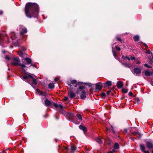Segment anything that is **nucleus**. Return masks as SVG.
<instances>
[{"mask_svg": "<svg viewBox=\"0 0 153 153\" xmlns=\"http://www.w3.org/2000/svg\"><path fill=\"white\" fill-rule=\"evenodd\" d=\"M64 149L67 150L68 152H69L70 151L71 153H74V151L76 150V147L74 146H71L70 148L65 147Z\"/></svg>", "mask_w": 153, "mask_h": 153, "instance_id": "4", "label": "nucleus"}, {"mask_svg": "<svg viewBox=\"0 0 153 153\" xmlns=\"http://www.w3.org/2000/svg\"><path fill=\"white\" fill-rule=\"evenodd\" d=\"M71 83L72 85H74L75 87L77 86V81L76 80H74L71 81Z\"/></svg>", "mask_w": 153, "mask_h": 153, "instance_id": "20", "label": "nucleus"}, {"mask_svg": "<svg viewBox=\"0 0 153 153\" xmlns=\"http://www.w3.org/2000/svg\"><path fill=\"white\" fill-rule=\"evenodd\" d=\"M110 131L111 132H113L114 133L115 132V131H114L113 127H112L111 129L110 130Z\"/></svg>", "mask_w": 153, "mask_h": 153, "instance_id": "33", "label": "nucleus"}, {"mask_svg": "<svg viewBox=\"0 0 153 153\" xmlns=\"http://www.w3.org/2000/svg\"><path fill=\"white\" fill-rule=\"evenodd\" d=\"M132 134L134 135L137 136L139 138H140L142 136V135L140 134L137 132H132Z\"/></svg>", "mask_w": 153, "mask_h": 153, "instance_id": "15", "label": "nucleus"}, {"mask_svg": "<svg viewBox=\"0 0 153 153\" xmlns=\"http://www.w3.org/2000/svg\"><path fill=\"white\" fill-rule=\"evenodd\" d=\"M29 78H30L32 80V84L34 85H36L37 84L36 80L35 79H33L32 76L29 74L24 75L23 77V79H26L27 81H28Z\"/></svg>", "mask_w": 153, "mask_h": 153, "instance_id": "3", "label": "nucleus"}, {"mask_svg": "<svg viewBox=\"0 0 153 153\" xmlns=\"http://www.w3.org/2000/svg\"><path fill=\"white\" fill-rule=\"evenodd\" d=\"M2 38L0 36V43L2 42Z\"/></svg>", "mask_w": 153, "mask_h": 153, "instance_id": "45", "label": "nucleus"}, {"mask_svg": "<svg viewBox=\"0 0 153 153\" xmlns=\"http://www.w3.org/2000/svg\"><path fill=\"white\" fill-rule=\"evenodd\" d=\"M139 63H140V62H139V61H138V62H137V64H139Z\"/></svg>", "mask_w": 153, "mask_h": 153, "instance_id": "52", "label": "nucleus"}, {"mask_svg": "<svg viewBox=\"0 0 153 153\" xmlns=\"http://www.w3.org/2000/svg\"><path fill=\"white\" fill-rule=\"evenodd\" d=\"M65 114L68 117H73V114L70 112H66L65 113Z\"/></svg>", "mask_w": 153, "mask_h": 153, "instance_id": "21", "label": "nucleus"}, {"mask_svg": "<svg viewBox=\"0 0 153 153\" xmlns=\"http://www.w3.org/2000/svg\"><path fill=\"white\" fill-rule=\"evenodd\" d=\"M85 94V91H82L81 94V98L82 99H85L86 98Z\"/></svg>", "mask_w": 153, "mask_h": 153, "instance_id": "16", "label": "nucleus"}, {"mask_svg": "<svg viewBox=\"0 0 153 153\" xmlns=\"http://www.w3.org/2000/svg\"><path fill=\"white\" fill-rule=\"evenodd\" d=\"M76 116L80 120H82V116L81 114H78L76 115Z\"/></svg>", "mask_w": 153, "mask_h": 153, "instance_id": "27", "label": "nucleus"}, {"mask_svg": "<svg viewBox=\"0 0 153 153\" xmlns=\"http://www.w3.org/2000/svg\"><path fill=\"white\" fill-rule=\"evenodd\" d=\"M69 95L70 96V97L71 98H74V97H75L76 96L75 93L72 91H70L69 92Z\"/></svg>", "mask_w": 153, "mask_h": 153, "instance_id": "14", "label": "nucleus"}, {"mask_svg": "<svg viewBox=\"0 0 153 153\" xmlns=\"http://www.w3.org/2000/svg\"><path fill=\"white\" fill-rule=\"evenodd\" d=\"M113 51V54L114 56H116V54L113 51Z\"/></svg>", "mask_w": 153, "mask_h": 153, "instance_id": "42", "label": "nucleus"}, {"mask_svg": "<svg viewBox=\"0 0 153 153\" xmlns=\"http://www.w3.org/2000/svg\"><path fill=\"white\" fill-rule=\"evenodd\" d=\"M130 59L131 60H134L135 59V58L134 57H131Z\"/></svg>", "mask_w": 153, "mask_h": 153, "instance_id": "37", "label": "nucleus"}, {"mask_svg": "<svg viewBox=\"0 0 153 153\" xmlns=\"http://www.w3.org/2000/svg\"><path fill=\"white\" fill-rule=\"evenodd\" d=\"M146 53L149 54L150 53V51L149 50V51H146Z\"/></svg>", "mask_w": 153, "mask_h": 153, "instance_id": "41", "label": "nucleus"}, {"mask_svg": "<svg viewBox=\"0 0 153 153\" xmlns=\"http://www.w3.org/2000/svg\"><path fill=\"white\" fill-rule=\"evenodd\" d=\"M139 37L138 36H135L134 37V39L135 41H137L139 40Z\"/></svg>", "mask_w": 153, "mask_h": 153, "instance_id": "25", "label": "nucleus"}, {"mask_svg": "<svg viewBox=\"0 0 153 153\" xmlns=\"http://www.w3.org/2000/svg\"><path fill=\"white\" fill-rule=\"evenodd\" d=\"M116 38L117 39V40L119 41L121 43H122L123 42V41L122 40H121L120 37H119L118 36H117L116 37Z\"/></svg>", "mask_w": 153, "mask_h": 153, "instance_id": "28", "label": "nucleus"}, {"mask_svg": "<svg viewBox=\"0 0 153 153\" xmlns=\"http://www.w3.org/2000/svg\"><path fill=\"white\" fill-rule=\"evenodd\" d=\"M113 151H114V150H113Z\"/></svg>", "mask_w": 153, "mask_h": 153, "instance_id": "54", "label": "nucleus"}, {"mask_svg": "<svg viewBox=\"0 0 153 153\" xmlns=\"http://www.w3.org/2000/svg\"><path fill=\"white\" fill-rule=\"evenodd\" d=\"M111 92V91H107V94L108 95Z\"/></svg>", "mask_w": 153, "mask_h": 153, "instance_id": "40", "label": "nucleus"}, {"mask_svg": "<svg viewBox=\"0 0 153 153\" xmlns=\"http://www.w3.org/2000/svg\"><path fill=\"white\" fill-rule=\"evenodd\" d=\"M144 66L147 68H151L152 67L149 66L147 64H145L144 65Z\"/></svg>", "mask_w": 153, "mask_h": 153, "instance_id": "31", "label": "nucleus"}, {"mask_svg": "<svg viewBox=\"0 0 153 153\" xmlns=\"http://www.w3.org/2000/svg\"><path fill=\"white\" fill-rule=\"evenodd\" d=\"M23 59H25L26 61V62H27V64L28 65V64H31V62H32V61L30 58H26L25 59L23 58L22 60V61H23Z\"/></svg>", "mask_w": 153, "mask_h": 153, "instance_id": "13", "label": "nucleus"}, {"mask_svg": "<svg viewBox=\"0 0 153 153\" xmlns=\"http://www.w3.org/2000/svg\"><path fill=\"white\" fill-rule=\"evenodd\" d=\"M30 66H33L35 67V66L36 65H33L31 63Z\"/></svg>", "mask_w": 153, "mask_h": 153, "instance_id": "47", "label": "nucleus"}, {"mask_svg": "<svg viewBox=\"0 0 153 153\" xmlns=\"http://www.w3.org/2000/svg\"><path fill=\"white\" fill-rule=\"evenodd\" d=\"M5 59H7V60H10V58L9 57L7 56H6L5 57Z\"/></svg>", "mask_w": 153, "mask_h": 153, "instance_id": "35", "label": "nucleus"}, {"mask_svg": "<svg viewBox=\"0 0 153 153\" xmlns=\"http://www.w3.org/2000/svg\"><path fill=\"white\" fill-rule=\"evenodd\" d=\"M126 58H127V59H128L129 60H130V59L129 58V57H126Z\"/></svg>", "mask_w": 153, "mask_h": 153, "instance_id": "50", "label": "nucleus"}, {"mask_svg": "<svg viewBox=\"0 0 153 153\" xmlns=\"http://www.w3.org/2000/svg\"><path fill=\"white\" fill-rule=\"evenodd\" d=\"M59 80V78L57 77L55 78L54 79L55 81L56 82Z\"/></svg>", "mask_w": 153, "mask_h": 153, "instance_id": "36", "label": "nucleus"}, {"mask_svg": "<svg viewBox=\"0 0 153 153\" xmlns=\"http://www.w3.org/2000/svg\"><path fill=\"white\" fill-rule=\"evenodd\" d=\"M102 85L101 83H98L96 85V88L99 90H100L102 88Z\"/></svg>", "mask_w": 153, "mask_h": 153, "instance_id": "17", "label": "nucleus"}, {"mask_svg": "<svg viewBox=\"0 0 153 153\" xmlns=\"http://www.w3.org/2000/svg\"><path fill=\"white\" fill-rule=\"evenodd\" d=\"M140 150L144 153H149V151L145 150V147L143 145L140 144Z\"/></svg>", "mask_w": 153, "mask_h": 153, "instance_id": "9", "label": "nucleus"}, {"mask_svg": "<svg viewBox=\"0 0 153 153\" xmlns=\"http://www.w3.org/2000/svg\"><path fill=\"white\" fill-rule=\"evenodd\" d=\"M20 60L18 58H14L13 59V62H12V64L14 66L19 65L21 66V68L23 69L24 68L26 67V66L25 65L20 63Z\"/></svg>", "mask_w": 153, "mask_h": 153, "instance_id": "2", "label": "nucleus"}, {"mask_svg": "<svg viewBox=\"0 0 153 153\" xmlns=\"http://www.w3.org/2000/svg\"><path fill=\"white\" fill-rule=\"evenodd\" d=\"M133 93L131 92H130L129 93L128 95L129 96H132L133 95Z\"/></svg>", "mask_w": 153, "mask_h": 153, "instance_id": "34", "label": "nucleus"}, {"mask_svg": "<svg viewBox=\"0 0 153 153\" xmlns=\"http://www.w3.org/2000/svg\"><path fill=\"white\" fill-rule=\"evenodd\" d=\"M96 141L99 143H102V141L101 139L100 138V137H97L96 139Z\"/></svg>", "mask_w": 153, "mask_h": 153, "instance_id": "22", "label": "nucleus"}, {"mask_svg": "<svg viewBox=\"0 0 153 153\" xmlns=\"http://www.w3.org/2000/svg\"><path fill=\"white\" fill-rule=\"evenodd\" d=\"M153 72L152 71H150L149 70H147L145 71V75L147 76H150L152 75Z\"/></svg>", "mask_w": 153, "mask_h": 153, "instance_id": "7", "label": "nucleus"}, {"mask_svg": "<svg viewBox=\"0 0 153 153\" xmlns=\"http://www.w3.org/2000/svg\"><path fill=\"white\" fill-rule=\"evenodd\" d=\"M114 148L116 149H118L119 148V144L117 143H115L114 144Z\"/></svg>", "mask_w": 153, "mask_h": 153, "instance_id": "24", "label": "nucleus"}, {"mask_svg": "<svg viewBox=\"0 0 153 153\" xmlns=\"http://www.w3.org/2000/svg\"><path fill=\"white\" fill-rule=\"evenodd\" d=\"M115 48L117 50H118V51H120V48L117 46H116Z\"/></svg>", "mask_w": 153, "mask_h": 153, "instance_id": "30", "label": "nucleus"}, {"mask_svg": "<svg viewBox=\"0 0 153 153\" xmlns=\"http://www.w3.org/2000/svg\"><path fill=\"white\" fill-rule=\"evenodd\" d=\"M134 72L137 75L140 74L141 72L140 69L138 68H135L134 69Z\"/></svg>", "mask_w": 153, "mask_h": 153, "instance_id": "11", "label": "nucleus"}, {"mask_svg": "<svg viewBox=\"0 0 153 153\" xmlns=\"http://www.w3.org/2000/svg\"><path fill=\"white\" fill-rule=\"evenodd\" d=\"M39 6L35 3H28L27 4L25 10L27 16L29 18L35 17L39 13Z\"/></svg>", "mask_w": 153, "mask_h": 153, "instance_id": "1", "label": "nucleus"}, {"mask_svg": "<svg viewBox=\"0 0 153 153\" xmlns=\"http://www.w3.org/2000/svg\"><path fill=\"white\" fill-rule=\"evenodd\" d=\"M79 128L81 129L84 132H86L87 130V128L86 127L82 125H80L79 126Z\"/></svg>", "mask_w": 153, "mask_h": 153, "instance_id": "18", "label": "nucleus"}, {"mask_svg": "<svg viewBox=\"0 0 153 153\" xmlns=\"http://www.w3.org/2000/svg\"><path fill=\"white\" fill-rule=\"evenodd\" d=\"M152 153H153V150L152 151Z\"/></svg>", "mask_w": 153, "mask_h": 153, "instance_id": "55", "label": "nucleus"}, {"mask_svg": "<svg viewBox=\"0 0 153 153\" xmlns=\"http://www.w3.org/2000/svg\"><path fill=\"white\" fill-rule=\"evenodd\" d=\"M107 153H113V152L111 151H109V152H108Z\"/></svg>", "mask_w": 153, "mask_h": 153, "instance_id": "48", "label": "nucleus"}, {"mask_svg": "<svg viewBox=\"0 0 153 153\" xmlns=\"http://www.w3.org/2000/svg\"><path fill=\"white\" fill-rule=\"evenodd\" d=\"M123 92L126 93L128 92V90L127 89L123 88L122 90Z\"/></svg>", "mask_w": 153, "mask_h": 153, "instance_id": "29", "label": "nucleus"}, {"mask_svg": "<svg viewBox=\"0 0 153 153\" xmlns=\"http://www.w3.org/2000/svg\"><path fill=\"white\" fill-rule=\"evenodd\" d=\"M84 87L83 86H81L79 87V88L80 89H83L84 88Z\"/></svg>", "mask_w": 153, "mask_h": 153, "instance_id": "32", "label": "nucleus"}, {"mask_svg": "<svg viewBox=\"0 0 153 153\" xmlns=\"http://www.w3.org/2000/svg\"><path fill=\"white\" fill-rule=\"evenodd\" d=\"M48 87L50 88L51 89L53 88L54 87V84L52 83H50L48 85Z\"/></svg>", "mask_w": 153, "mask_h": 153, "instance_id": "23", "label": "nucleus"}, {"mask_svg": "<svg viewBox=\"0 0 153 153\" xmlns=\"http://www.w3.org/2000/svg\"><path fill=\"white\" fill-rule=\"evenodd\" d=\"M117 86L118 88H120L123 85V82L121 81H118L117 84Z\"/></svg>", "mask_w": 153, "mask_h": 153, "instance_id": "19", "label": "nucleus"}, {"mask_svg": "<svg viewBox=\"0 0 153 153\" xmlns=\"http://www.w3.org/2000/svg\"><path fill=\"white\" fill-rule=\"evenodd\" d=\"M20 53H21V54H20V55L21 56V57H23V53L22 52H20Z\"/></svg>", "mask_w": 153, "mask_h": 153, "instance_id": "43", "label": "nucleus"}, {"mask_svg": "<svg viewBox=\"0 0 153 153\" xmlns=\"http://www.w3.org/2000/svg\"><path fill=\"white\" fill-rule=\"evenodd\" d=\"M2 14V12L1 11V12H0V15H1Z\"/></svg>", "mask_w": 153, "mask_h": 153, "instance_id": "51", "label": "nucleus"}, {"mask_svg": "<svg viewBox=\"0 0 153 153\" xmlns=\"http://www.w3.org/2000/svg\"><path fill=\"white\" fill-rule=\"evenodd\" d=\"M104 85L105 87H106L107 86L108 87L112 85L111 82L110 81H108L107 82H105L104 83Z\"/></svg>", "mask_w": 153, "mask_h": 153, "instance_id": "12", "label": "nucleus"}, {"mask_svg": "<svg viewBox=\"0 0 153 153\" xmlns=\"http://www.w3.org/2000/svg\"><path fill=\"white\" fill-rule=\"evenodd\" d=\"M123 64L124 65L125 67L127 68H130V65L129 63H123Z\"/></svg>", "mask_w": 153, "mask_h": 153, "instance_id": "26", "label": "nucleus"}, {"mask_svg": "<svg viewBox=\"0 0 153 153\" xmlns=\"http://www.w3.org/2000/svg\"><path fill=\"white\" fill-rule=\"evenodd\" d=\"M101 95L102 97H104L105 96V94L104 93H102L101 94Z\"/></svg>", "mask_w": 153, "mask_h": 153, "instance_id": "38", "label": "nucleus"}, {"mask_svg": "<svg viewBox=\"0 0 153 153\" xmlns=\"http://www.w3.org/2000/svg\"><path fill=\"white\" fill-rule=\"evenodd\" d=\"M19 27L20 33L21 35H23L24 34L27 32V29L24 27L22 25H20Z\"/></svg>", "mask_w": 153, "mask_h": 153, "instance_id": "6", "label": "nucleus"}, {"mask_svg": "<svg viewBox=\"0 0 153 153\" xmlns=\"http://www.w3.org/2000/svg\"><path fill=\"white\" fill-rule=\"evenodd\" d=\"M53 107H54L58 111L60 112L63 110V106L61 105L53 103Z\"/></svg>", "mask_w": 153, "mask_h": 153, "instance_id": "5", "label": "nucleus"}, {"mask_svg": "<svg viewBox=\"0 0 153 153\" xmlns=\"http://www.w3.org/2000/svg\"><path fill=\"white\" fill-rule=\"evenodd\" d=\"M146 47H147V48H148V46L146 44H145L144 43L143 44Z\"/></svg>", "mask_w": 153, "mask_h": 153, "instance_id": "44", "label": "nucleus"}, {"mask_svg": "<svg viewBox=\"0 0 153 153\" xmlns=\"http://www.w3.org/2000/svg\"><path fill=\"white\" fill-rule=\"evenodd\" d=\"M124 131L126 132H127V129H124Z\"/></svg>", "mask_w": 153, "mask_h": 153, "instance_id": "46", "label": "nucleus"}, {"mask_svg": "<svg viewBox=\"0 0 153 153\" xmlns=\"http://www.w3.org/2000/svg\"><path fill=\"white\" fill-rule=\"evenodd\" d=\"M68 98L67 97H65L64 99V100L65 101H66V100H68Z\"/></svg>", "mask_w": 153, "mask_h": 153, "instance_id": "39", "label": "nucleus"}, {"mask_svg": "<svg viewBox=\"0 0 153 153\" xmlns=\"http://www.w3.org/2000/svg\"><path fill=\"white\" fill-rule=\"evenodd\" d=\"M53 102H51L48 99H46L45 101V105L46 106L51 105V106L53 107Z\"/></svg>", "mask_w": 153, "mask_h": 153, "instance_id": "8", "label": "nucleus"}, {"mask_svg": "<svg viewBox=\"0 0 153 153\" xmlns=\"http://www.w3.org/2000/svg\"><path fill=\"white\" fill-rule=\"evenodd\" d=\"M146 144L147 147L149 149H151L153 148V145L151 142L147 141L146 142Z\"/></svg>", "mask_w": 153, "mask_h": 153, "instance_id": "10", "label": "nucleus"}, {"mask_svg": "<svg viewBox=\"0 0 153 153\" xmlns=\"http://www.w3.org/2000/svg\"><path fill=\"white\" fill-rule=\"evenodd\" d=\"M152 60H150V61H149V62L151 64H152Z\"/></svg>", "mask_w": 153, "mask_h": 153, "instance_id": "49", "label": "nucleus"}, {"mask_svg": "<svg viewBox=\"0 0 153 153\" xmlns=\"http://www.w3.org/2000/svg\"><path fill=\"white\" fill-rule=\"evenodd\" d=\"M137 100L138 101H139V99H137Z\"/></svg>", "mask_w": 153, "mask_h": 153, "instance_id": "53", "label": "nucleus"}]
</instances>
